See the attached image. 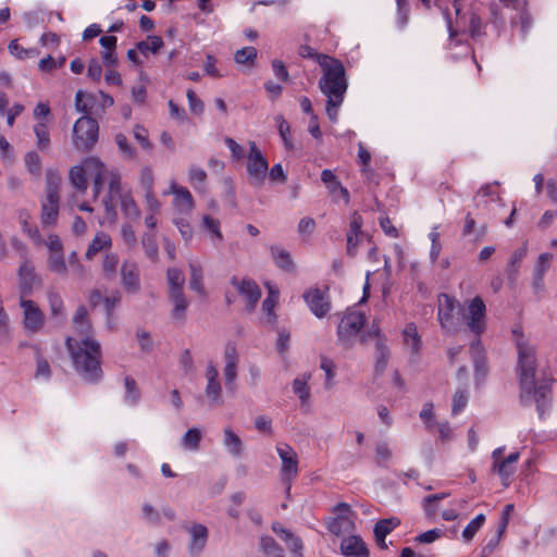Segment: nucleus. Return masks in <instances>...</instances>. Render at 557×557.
<instances>
[{
    "label": "nucleus",
    "mask_w": 557,
    "mask_h": 557,
    "mask_svg": "<svg viewBox=\"0 0 557 557\" xmlns=\"http://www.w3.org/2000/svg\"><path fill=\"white\" fill-rule=\"evenodd\" d=\"M400 521L397 518L382 519L377 521L374 525V536L375 537H386L397 525H399Z\"/></svg>",
    "instance_id": "53"
},
{
    "label": "nucleus",
    "mask_w": 557,
    "mask_h": 557,
    "mask_svg": "<svg viewBox=\"0 0 557 557\" xmlns=\"http://www.w3.org/2000/svg\"><path fill=\"white\" fill-rule=\"evenodd\" d=\"M120 201V207L123 215L125 219L135 221L139 219L140 216V209L138 205L136 203L132 191L128 190L127 193L121 194V196L117 198Z\"/></svg>",
    "instance_id": "29"
},
{
    "label": "nucleus",
    "mask_w": 557,
    "mask_h": 557,
    "mask_svg": "<svg viewBox=\"0 0 557 557\" xmlns=\"http://www.w3.org/2000/svg\"><path fill=\"white\" fill-rule=\"evenodd\" d=\"M506 8L512 9L516 13L511 18L512 32L519 33L521 38H524L529 28L531 27V17L525 10L524 2L520 0H499Z\"/></svg>",
    "instance_id": "16"
},
{
    "label": "nucleus",
    "mask_w": 557,
    "mask_h": 557,
    "mask_svg": "<svg viewBox=\"0 0 557 557\" xmlns=\"http://www.w3.org/2000/svg\"><path fill=\"white\" fill-rule=\"evenodd\" d=\"M48 301L51 310V314L55 318L63 315V300L61 296L54 292L48 294Z\"/></svg>",
    "instance_id": "63"
},
{
    "label": "nucleus",
    "mask_w": 557,
    "mask_h": 557,
    "mask_svg": "<svg viewBox=\"0 0 557 557\" xmlns=\"http://www.w3.org/2000/svg\"><path fill=\"white\" fill-rule=\"evenodd\" d=\"M275 450L281 460L280 474L282 481L288 485L289 491L292 482L299 473V459L296 450L287 443H277Z\"/></svg>",
    "instance_id": "9"
},
{
    "label": "nucleus",
    "mask_w": 557,
    "mask_h": 557,
    "mask_svg": "<svg viewBox=\"0 0 557 557\" xmlns=\"http://www.w3.org/2000/svg\"><path fill=\"white\" fill-rule=\"evenodd\" d=\"M48 269L59 275H66L67 265L63 252L51 253L48 258Z\"/></svg>",
    "instance_id": "52"
},
{
    "label": "nucleus",
    "mask_w": 557,
    "mask_h": 557,
    "mask_svg": "<svg viewBox=\"0 0 557 557\" xmlns=\"http://www.w3.org/2000/svg\"><path fill=\"white\" fill-rule=\"evenodd\" d=\"M190 534V550L199 553L201 552L208 540V529L203 524H194L189 529Z\"/></svg>",
    "instance_id": "31"
},
{
    "label": "nucleus",
    "mask_w": 557,
    "mask_h": 557,
    "mask_svg": "<svg viewBox=\"0 0 557 557\" xmlns=\"http://www.w3.org/2000/svg\"><path fill=\"white\" fill-rule=\"evenodd\" d=\"M9 52L18 60L33 59L39 55L36 48H23L16 39L12 40L8 46Z\"/></svg>",
    "instance_id": "42"
},
{
    "label": "nucleus",
    "mask_w": 557,
    "mask_h": 557,
    "mask_svg": "<svg viewBox=\"0 0 557 557\" xmlns=\"http://www.w3.org/2000/svg\"><path fill=\"white\" fill-rule=\"evenodd\" d=\"M494 201H502L499 186L496 182L482 186L474 196V202L478 207Z\"/></svg>",
    "instance_id": "26"
},
{
    "label": "nucleus",
    "mask_w": 557,
    "mask_h": 557,
    "mask_svg": "<svg viewBox=\"0 0 557 557\" xmlns=\"http://www.w3.org/2000/svg\"><path fill=\"white\" fill-rule=\"evenodd\" d=\"M300 55L314 60L322 69L319 88L326 97L325 111L329 119L336 122L348 86L344 64L327 54L318 53L309 46L300 48Z\"/></svg>",
    "instance_id": "3"
},
{
    "label": "nucleus",
    "mask_w": 557,
    "mask_h": 557,
    "mask_svg": "<svg viewBox=\"0 0 557 557\" xmlns=\"http://www.w3.org/2000/svg\"><path fill=\"white\" fill-rule=\"evenodd\" d=\"M36 137V147L40 151H47L50 148V131L48 122H37L33 127Z\"/></svg>",
    "instance_id": "35"
},
{
    "label": "nucleus",
    "mask_w": 557,
    "mask_h": 557,
    "mask_svg": "<svg viewBox=\"0 0 557 557\" xmlns=\"http://www.w3.org/2000/svg\"><path fill=\"white\" fill-rule=\"evenodd\" d=\"M114 140L120 150V153L124 158L134 159L136 157V149L128 143L124 134L117 133L114 137Z\"/></svg>",
    "instance_id": "56"
},
{
    "label": "nucleus",
    "mask_w": 557,
    "mask_h": 557,
    "mask_svg": "<svg viewBox=\"0 0 557 557\" xmlns=\"http://www.w3.org/2000/svg\"><path fill=\"white\" fill-rule=\"evenodd\" d=\"M106 173L107 166L104 163L96 157H89L82 164L71 168L69 178L77 191L85 193L87 189L86 176L89 175L94 180V194L97 197L104 185Z\"/></svg>",
    "instance_id": "5"
},
{
    "label": "nucleus",
    "mask_w": 557,
    "mask_h": 557,
    "mask_svg": "<svg viewBox=\"0 0 557 557\" xmlns=\"http://www.w3.org/2000/svg\"><path fill=\"white\" fill-rule=\"evenodd\" d=\"M405 345L411 349L412 352H418L421 345V338L414 323H408L403 331Z\"/></svg>",
    "instance_id": "38"
},
{
    "label": "nucleus",
    "mask_w": 557,
    "mask_h": 557,
    "mask_svg": "<svg viewBox=\"0 0 557 557\" xmlns=\"http://www.w3.org/2000/svg\"><path fill=\"white\" fill-rule=\"evenodd\" d=\"M222 444L225 450L234 458L242 457L244 453V442L234 432L231 426L223 429Z\"/></svg>",
    "instance_id": "25"
},
{
    "label": "nucleus",
    "mask_w": 557,
    "mask_h": 557,
    "mask_svg": "<svg viewBox=\"0 0 557 557\" xmlns=\"http://www.w3.org/2000/svg\"><path fill=\"white\" fill-rule=\"evenodd\" d=\"M470 354L474 363L475 382L478 385H480L485 381L487 375V367L484 360V349L480 339L471 343Z\"/></svg>",
    "instance_id": "24"
},
{
    "label": "nucleus",
    "mask_w": 557,
    "mask_h": 557,
    "mask_svg": "<svg viewBox=\"0 0 557 557\" xmlns=\"http://www.w3.org/2000/svg\"><path fill=\"white\" fill-rule=\"evenodd\" d=\"M98 137L99 126L95 119L84 115L74 123L72 141L76 150L89 151L98 141Z\"/></svg>",
    "instance_id": "7"
},
{
    "label": "nucleus",
    "mask_w": 557,
    "mask_h": 557,
    "mask_svg": "<svg viewBox=\"0 0 557 557\" xmlns=\"http://www.w3.org/2000/svg\"><path fill=\"white\" fill-rule=\"evenodd\" d=\"M272 529L286 543L290 552L301 557L302 542L298 536H295L289 530L278 523L273 524Z\"/></svg>",
    "instance_id": "30"
},
{
    "label": "nucleus",
    "mask_w": 557,
    "mask_h": 557,
    "mask_svg": "<svg viewBox=\"0 0 557 557\" xmlns=\"http://www.w3.org/2000/svg\"><path fill=\"white\" fill-rule=\"evenodd\" d=\"M166 278L170 286V294L183 292L185 284V276L183 272L177 268H170L166 272Z\"/></svg>",
    "instance_id": "43"
},
{
    "label": "nucleus",
    "mask_w": 557,
    "mask_h": 557,
    "mask_svg": "<svg viewBox=\"0 0 557 557\" xmlns=\"http://www.w3.org/2000/svg\"><path fill=\"white\" fill-rule=\"evenodd\" d=\"M364 325V317L358 311H347L341 319L337 326L338 341L344 346H350L358 337Z\"/></svg>",
    "instance_id": "11"
},
{
    "label": "nucleus",
    "mask_w": 557,
    "mask_h": 557,
    "mask_svg": "<svg viewBox=\"0 0 557 557\" xmlns=\"http://www.w3.org/2000/svg\"><path fill=\"white\" fill-rule=\"evenodd\" d=\"M163 47V40L159 36H148L145 40L137 44V50L148 55V53H157Z\"/></svg>",
    "instance_id": "41"
},
{
    "label": "nucleus",
    "mask_w": 557,
    "mask_h": 557,
    "mask_svg": "<svg viewBox=\"0 0 557 557\" xmlns=\"http://www.w3.org/2000/svg\"><path fill=\"white\" fill-rule=\"evenodd\" d=\"M124 385H125V395H124L125 404H127L129 406L136 405L137 401L139 400L140 394H139V389L137 387L135 380L131 376H125Z\"/></svg>",
    "instance_id": "49"
},
{
    "label": "nucleus",
    "mask_w": 557,
    "mask_h": 557,
    "mask_svg": "<svg viewBox=\"0 0 557 557\" xmlns=\"http://www.w3.org/2000/svg\"><path fill=\"white\" fill-rule=\"evenodd\" d=\"M310 373H302L293 381V392L298 396L301 405L309 403L311 393L309 387Z\"/></svg>",
    "instance_id": "33"
},
{
    "label": "nucleus",
    "mask_w": 557,
    "mask_h": 557,
    "mask_svg": "<svg viewBox=\"0 0 557 557\" xmlns=\"http://www.w3.org/2000/svg\"><path fill=\"white\" fill-rule=\"evenodd\" d=\"M202 434L198 428L189 429L182 437V446L188 450H197L201 441Z\"/></svg>",
    "instance_id": "51"
},
{
    "label": "nucleus",
    "mask_w": 557,
    "mask_h": 557,
    "mask_svg": "<svg viewBox=\"0 0 557 557\" xmlns=\"http://www.w3.org/2000/svg\"><path fill=\"white\" fill-rule=\"evenodd\" d=\"M554 256L550 252H543L539 256L537 261L534 265L533 274L544 276L546 271L549 269Z\"/></svg>",
    "instance_id": "61"
},
{
    "label": "nucleus",
    "mask_w": 557,
    "mask_h": 557,
    "mask_svg": "<svg viewBox=\"0 0 557 557\" xmlns=\"http://www.w3.org/2000/svg\"><path fill=\"white\" fill-rule=\"evenodd\" d=\"M21 298L30 295L39 278L35 273V268L29 260H24L18 269Z\"/></svg>",
    "instance_id": "21"
},
{
    "label": "nucleus",
    "mask_w": 557,
    "mask_h": 557,
    "mask_svg": "<svg viewBox=\"0 0 557 557\" xmlns=\"http://www.w3.org/2000/svg\"><path fill=\"white\" fill-rule=\"evenodd\" d=\"M74 334L66 338V347L75 370L86 381L96 382L102 375L101 347L91 336L87 310L81 306L73 318Z\"/></svg>",
    "instance_id": "1"
},
{
    "label": "nucleus",
    "mask_w": 557,
    "mask_h": 557,
    "mask_svg": "<svg viewBox=\"0 0 557 557\" xmlns=\"http://www.w3.org/2000/svg\"><path fill=\"white\" fill-rule=\"evenodd\" d=\"M456 300L447 294L438 296V312L437 318L443 330L448 334H454L459 331L460 321L455 315Z\"/></svg>",
    "instance_id": "13"
},
{
    "label": "nucleus",
    "mask_w": 557,
    "mask_h": 557,
    "mask_svg": "<svg viewBox=\"0 0 557 557\" xmlns=\"http://www.w3.org/2000/svg\"><path fill=\"white\" fill-rule=\"evenodd\" d=\"M484 522L485 516L483 513H479L475 518H473L462 531L463 541L467 543L471 542L476 532L483 527Z\"/></svg>",
    "instance_id": "48"
},
{
    "label": "nucleus",
    "mask_w": 557,
    "mask_h": 557,
    "mask_svg": "<svg viewBox=\"0 0 557 557\" xmlns=\"http://www.w3.org/2000/svg\"><path fill=\"white\" fill-rule=\"evenodd\" d=\"M170 298L173 302L172 314L175 319H182L188 307V300L186 299L183 292L170 294Z\"/></svg>",
    "instance_id": "47"
},
{
    "label": "nucleus",
    "mask_w": 557,
    "mask_h": 557,
    "mask_svg": "<svg viewBox=\"0 0 557 557\" xmlns=\"http://www.w3.org/2000/svg\"><path fill=\"white\" fill-rule=\"evenodd\" d=\"M205 393L211 404H222V385L220 381L207 382Z\"/></svg>",
    "instance_id": "57"
},
{
    "label": "nucleus",
    "mask_w": 557,
    "mask_h": 557,
    "mask_svg": "<svg viewBox=\"0 0 557 557\" xmlns=\"http://www.w3.org/2000/svg\"><path fill=\"white\" fill-rule=\"evenodd\" d=\"M153 182L152 170L148 166L143 168L139 173V185L145 193L153 191Z\"/></svg>",
    "instance_id": "62"
},
{
    "label": "nucleus",
    "mask_w": 557,
    "mask_h": 557,
    "mask_svg": "<svg viewBox=\"0 0 557 557\" xmlns=\"http://www.w3.org/2000/svg\"><path fill=\"white\" fill-rule=\"evenodd\" d=\"M271 256L275 264L284 271L290 272L294 270L295 264L290 253L281 246L271 247Z\"/></svg>",
    "instance_id": "36"
},
{
    "label": "nucleus",
    "mask_w": 557,
    "mask_h": 557,
    "mask_svg": "<svg viewBox=\"0 0 557 557\" xmlns=\"http://www.w3.org/2000/svg\"><path fill=\"white\" fill-rule=\"evenodd\" d=\"M188 180L195 189H202L207 180V173L201 168L190 166L188 171Z\"/></svg>",
    "instance_id": "58"
},
{
    "label": "nucleus",
    "mask_w": 557,
    "mask_h": 557,
    "mask_svg": "<svg viewBox=\"0 0 557 557\" xmlns=\"http://www.w3.org/2000/svg\"><path fill=\"white\" fill-rule=\"evenodd\" d=\"M326 527L332 534L339 535L354 528V517L337 515L326 522Z\"/></svg>",
    "instance_id": "34"
},
{
    "label": "nucleus",
    "mask_w": 557,
    "mask_h": 557,
    "mask_svg": "<svg viewBox=\"0 0 557 557\" xmlns=\"http://www.w3.org/2000/svg\"><path fill=\"white\" fill-rule=\"evenodd\" d=\"M112 239L109 234L99 232L89 244L85 253L86 259H92L97 253L111 248Z\"/></svg>",
    "instance_id": "32"
},
{
    "label": "nucleus",
    "mask_w": 557,
    "mask_h": 557,
    "mask_svg": "<svg viewBox=\"0 0 557 557\" xmlns=\"http://www.w3.org/2000/svg\"><path fill=\"white\" fill-rule=\"evenodd\" d=\"M163 195L173 196L172 207L174 209V215L191 214L195 208V201L186 187L180 186L175 181H171L169 189L165 190Z\"/></svg>",
    "instance_id": "14"
},
{
    "label": "nucleus",
    "mask_w": 557,
    "mask_h": 557,
    "mask_svg": "<svg viewBox=\"0 0 557 557\" xmlns=\"http://www.w3.org/2000/svg\"><path fill=\"white\" fill-rule=\"evenodd\" d=\"M506 528L507 521L505 518L504 521H500L497 531L487 540L485 546L483 547L484 554H492L496 549L506 531Z\"/></svg>",
    "instance_id": "55"
},
{
    "label": "nucleus",
    "mask_w": 557,
    "mask_h": 557,
    "mask_svg": "<svg viewBox=\"0 0 557 557\" xmlns=\"http://www.w3.org/2000/svg\"><path fill=\"white\" fill-rule=\"evenodd\" d=\"M512 335L518 350L517 373L520 384V399L522 404L535 403L540 416L550 401V380L544 379L535 383L536 358L535 348L519 330H513Z\"/></svg>",
    "instance_id": "2"
},
{
    "label": "nucleus",
    "mask_w": 557,
    "mask_h": 557,
    "mask_svg": "<svg viewBox=\"0 0 557 557\" xmlns=\"http://www.w3.org/2000/svg\"><path fill=\"white\" fill-rule=\"evenodd\" d=\"M121 282L127 293L136 294L140 289L139 268L134 261H124L121 267Z\"/></svg>",
    "instance_id": "20"
},
{
    "label": "nucleus",
    "mask_w": 557,
    "mask_h": 557,
    "mask_svg": "<svg viewBox=\"0 0 557 557\" xmlns=\"http://www.w3.org/2000/svg\"><path fill=\"white\" fill-rule=\"evenodd\" d=\"M224 360H225V364H224V369H223V374H224L225 385L228 389H233L234 384L237 379V368H238V354H237L235 345L227 344L225 346Z\"/></svg>",
    "instance_id": "19"
},
{
    "label": "nucleus",
    "mask_w": 557,
    "mask_h": 557,
    "mask_svg": "<svg viewBox=\"0 0 557 557\" xmlns=\"http://www.w3.org/2000/svg\"><path fill=\"white\" fill-rule=\"evenodd\" d=\"M25 166L29 173L39 176L41 172V159L36 151H29L24 158Z\"/></svg>",
    "instance_id": "60"
},
{
    "label": "nucleus",
    "mask_w": 557,
    "mask_h": 557,
    "mask_svg": "<svg viewBox=\"0 0 557 557\" xmlns=\"http://www.w3.org/2000/svg\"><path fill=\"white\" fill-rule=\"evenodd\" d=\"M257 49L255 47H244L237 50L234 54V60L239 65L252 67L257 60Z\"/></svg>",
    "instance_id": "40"
},
{
    "label": "nucleus",
    "mask_w": 557,
    "mask_h": 557,
    "mask_svg": "<svg viewBox=\"0 0 557 557\" xmlns=\"http://www.w3.org/2000/svg\"><path fill=\"white\" fill-rule=\"evenodd\" d=\"M320 368L325 373V380H324L325 387L326 388L333 387L334 379L336 375V363L332 359L323 356V357H321V360H320Z\"/></svg>",
    "instance_id": "50"
},
{
    "label": "nucleus",
    "mask_w": 557,
    "mask_h": 557,
    "mask_svg": "<svg viewBox=\"0 0 557 557\" xmlns=\"http://www.w3.org/2000/svg\"><path fill=\"white\" fill-rule=\"evenodd\" d=\"M268 287V296L262 302V310L267 315L265 322L269 324H273L276 321V315L274 313V308L278 302V289L275 285L270 283L267 284Z\"/></svg>",
    "instance_id": "27"
},
{
    "label": "nucleus",
    "mask_w": 557,
    "mask_h": 557,
    "mask_svg": "<svg viewBox=\"0 0 557 557\" xmlns=\"http://www.w3.org/2000/svg\"><path fill=\"white\" fill-rule=\"evenodd\" d=\"M341 553L345 557H368L369 550L363 540L358 535H350L343 539Z\"/></svg>",
    "instance_id": "23"
},
{
    "label": "nucleus",
    "mask_w": 557,
    "mask_h": 557,
    "mask_svg": "<svg viewBox=\"0 0 557 557\" xmlns=\"http://www.w3.org/2000/svg\"><path fill=\"white\" fill-rule=\"evenodd\" d=\"M443 16L448 30L447 49L458 52L451 53L453 58L467 57L471 54L468 37L476 39L483 35V24L475 14L465 12L458 0H455L450 9L443 11Z\"/></svg>",
    "instance_id": "4"
},
{
    "label": "nucleus",
    "mask_w": 557,
    "mask_h": 557,
    "mask_svg": "<svg viewBox=\"0 0 557 557\" xmlns=\"http://www.w3.org/2000/svg\"><path fill=\"white\" fill-rule=\"evenodd\" d=\"M190 280L189 285L199 296H206L205 286L202 283L203 272L202 267L197 262L189 263Z\"/></svg>",
    "instance_id": "37"
},
{
    "label": "nucleus",
    "mask_w": 557,
    "mask_h": 557,
    "mask_svg": "<svg viewBox=\"0 0 557 557\" xmlns=\"http://www.w3.org/2000/svg\"><path fill=\"white\" fill-rule=\"evenodd\" d=\"M106 182H108L109 185L108 196L102 200L106 210V219L109 222H115L116 211L114 199L119 198L121 194L127 193L129 189L122 186L121 175L115 171H109L107 169V173L104 175V183Z\"/></svg>",
    "instance_id": "12"
},
{
    "label": "nucleus",
    "mask_w": 557,
    "mask_h": 557,
    "mask_svg": "<svg viewBox=\"0 0 557 557\" xmlns=\"http://www.w3.org/2000/svg\"><path fill=\"white\" fill-rule=\"evenodd\" d=\"M519 458V451H515L502 460L492 462V471L499 476L502 484L505 487H508L511 483V478L516 472V463Z\"/></svg>",
    "instance_id": "18"
},
{
    "label": "nucleus",
    "mask_w": 557,
    "mask_h": 557,
    "mask_svg": "<svg viewBox=\"0 0 557 557\" xmlns=\"http://www.w3.org/2000/svg\"><path fill=\"white\" fill-rule=\"evenodd\" d=\"M302 297L311 313L318 319L324 318L332 309L326 289L309 288Z\"/></svg>",
    "instance_id": "15"
},
{
    "label": "nucleus",
    "mask_w": 557,
    "mask_h": 557,
    "mask_svg": "<svg viewBox=\"0 0 557 557\" xmlns=\"http://www.w3.org/2000/svg\"><path fill=\"white\" fill-rule=\"evenodd\" d=\"M260 547L268 557H284L282 548L271 536H262Z\"/></svg>",
    "instance_id": "54"
},
{
    "label": "nucleus",
    "mask_w": 557,
    "mask_h": 557,
    "mask_svg": "<svg viewBox=\"0 0 557 557\" xmlns=\"http://www.w3.org/2000/svg\"><path fill=\"white\" fill-rule=\"evenodd\" d=\"M20 306L23 310V324L26 331L36 333L44 324V314L33 300L21 298Z\"/></svg>",
    "instance_id": "17"
},
{
    "label": "nucleus",
    "mask_w": 557,
    "mask_h": 557,
    "mask_svg": "<svg viewBox=\"0 0 557 557\" xmlns=\"http://www.w3.org/2000/svg\"><path fill=\"white\" fill-rule=\"evenodd\" d=\"M447 495L448 494H446V493H438V494L429 495V496L424 497L422 507H423L425 515L429 518H432V519L435 518V516L437 515V511H438V503L442 499H444L445 497H447Z\"/></svg>",
    "instance_id": "45"
},
{
    "label": "nucleus",
    "mask_w": 557,
    "mask_h": 557,
    "mask_svg": "<svg viewBox=\"0 0 557 557\" xmlns=\"http://www.w3.org/2000/svg\"><path fill=\"white\" fill-rule=\"evenodd\" d=\"M274 122L285 148L287 150H292L294 148V144L290 136L289 123L284 119L282 114L275 115Z\"/></svg>",
    "instance_id": "39"
},
{
    "label": "nucleus",
    "mask_w": 557,
    "mask_h": 557,
    "mask_svg": "<svg viewBox=\"0 0 557 557\" xmlns=\"http://www.w3.org/2000/svg\"><path fill=\"white\" fill-rule=\"evenodd\" d=\"M97 96L78 90L75 95V108L78 112L88 113L94 108Z\"/></svg>",
    "instance_id": "44"
},
{
    "label": "nucleus",
    "mask_w": 557,
    "mask_h": 557,
    "mask_svg": "<svg viewBox=\"0 0 557 557\" xmlns=\"http://www.w3.org/2000/svg\"><path fill=\"white\" fill-rule=\"evenodd\" d=\"M246 171L249 182L255 186L263 184L269 171V163L255 141H249Z\"/></svg>",
    "instance_id": "10"
},
{
    "label": "nucleus",
    "mask_w": 557,
    "mask_h": 557,
    "mask_svg": "<svg viewBox=\"0 0 557 557\" xmlns=\"http://www.w3.org/2000/svg\"><path fill=\"white\" fill-rule=\"evenodd\" d=\"M144 203L145 209L148 213L158 214L161 210V203L157 199L153 191H148L144 194Z\"/></svg>",
    "instance_id": "64"
},
{
    "label": "nucleus",
    "mask_w": 557,
    "mask_h": 557,
    "mask_svg": "<svg viewBox=\"0 0 557 557\" xmlns=\"http://www.w3.org/2000/svg\"><path fill=\"white\" fill-rule=\"evenodd\" d=\"M61 176L58 171L47 170L46 172V197L41 201V223L50 226L54 225L59 216V189Z\"/></svg>",
    "instance_id": "6"
},
{
    "label": "nucleus",
    "mask_w": 557,
    "mask_h": 557,
    "mask_svg": "<svg viewBox=\"0 0 557 557\" xmlns=\"http://www.w3.org/2000/svg\"><path fill=\"white\" fill-rule=\"evenodd\" d=\"M469 399L467 389H457L453 396L451 412L454 416L459 414L467 406Z\"/></svg>",
    "instance_id": "59"
},
{
    "label": "nucleus",
    "mask_w": 557,
    "mask_h": 557,
    "mask_svg": "<svg viewBox=\"0 0 557 557\" xmlns=\"http://www.w3.org/2000/svg\"><path fill=\"white\" fill-rule=\"evenodd\" d=\"M200 228L208 233V236L214 246L222 243L223 235L221 232V223L218 219L212 218L209 214H205L201 219Z\"/></svg>",
    "instance_id": "28"
},
{
    "label": "nucleus",
    "mask_w": 557,
    "mask_h": 557,
    "mask_svg": "<svg viewBox=\"0 0 557 557\" xmlns=\"http://www.w3.org/2000/svg\"><path fill=\"white\" fill-rule=\"evenodd\" d=\"M233 285L248 304V309L252 310L261 297V290L258 285L250 280H233Z\"/></svg>",
    "instance_id": "22"
},
{
    "label": "nucleus",
    "mask_w": 557,
    "mask_h": 557,
    "mask_svg": "<svg viewBox=\"0 0 557 557\" xmlns=\"http://www.w3.org/2000/svg\"><path fill=\"white\" fill-rule=\"evenodd\" d=\"M189 215H174L173 223L177 227L182 238L188 243L194 235L193 226L188 220Z\"/></svg>",
    "instance_id": "46"
},
{
    "label": "nucleus",
    "mask_w": 557,
    "mask_h": 557,
    "mask_svg": "<svg viewBox=\"0 0 557 557\" xmlns=\"http://www.w3.org/2000/svg\"><path fill=\"white\" fill-rule=\"evenodd\" d=\"M462 320L478 341L486 330V306L481 297L475 296L469 301L462 314Z\"/></svg>",
    "instance_id": "8"
}]
</instances>
